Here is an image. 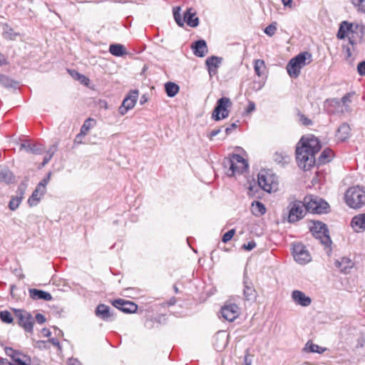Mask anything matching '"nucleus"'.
<instances>
[{"label": "nucleus", "mask_w": 365, "mask_h": 365, "mask_svg": "<svg viewBox=\"0 0 365 365\" xmlns=\"http://www.w3.org/2000/svg\"><path fill=\"white\" fill-rule=\"evenodd\" d=\"M321 149L319 140L314 135L302 137L296 149V159L299 168L309 170L315 163V154Z\"/></svg>", "instance_id": "1"}, {"label": "nucleus", "mask_w": 365, "mask_h": 365, "mask_svg": "<svg viewBox=\"0 0 365 365\" xmlns=\"http://www.w3.org/2000/svg\"><path fill=\"white\" fill-rule=\"evenodd\" d=\"M222 165L225 169V174L228 177L242 174L247 170L249 167L247 162L238 154H232L230 158H225Z\"/></svg>", "instance_id": "2"}, {"label": "nucleus", "mask_w": 365, "mask_h": 365, "mask_svg": "<svg viewBox=\"0 0 365 365\" xmlns=\"http://www.w3.org/2000/svg\"><path fill=\"white\" fill-rule=\"evenodd\" d=\"M312 61V54L307 51L302 52L292 58L287 66L288 74L292 78L299 76L301 69Z\"/></svg>", "instance_id": "3"}, {"label": "nucleus", "mask_w": 365, "mask_h": 365, "mask_svg": "<svg viewBox=\"0 0 365 365\" xmlns=\"http://www.w3.org/2000/svg\"><path fill=\"white\" fill-rule=\"evenodd\" d=\"M345 201L351 208L362 207L365 205V188L360 186L349 188L345 193Z\"/></svg>", "instance_id": "4"}, {"label": "nucleus", "mask_w": 365, "mask_h": 365, "mask_svg": "<svg viewBox=\"0 0 365 365\" xmlns=\"http://www.w3.org/2000/svg\"><path fill=\"white\" fill-rule=\"evenodd\" d=\"M180 7L173 8V16L175 22L179 26L182 27L185 22L190 27L195 28L199 25V18L193 9L189 8L184 13L183 18L180 15Z\"/></svg>", "instance_id": "5"}, {"label": "nucleus", "mask_w": 365, "mask_h": 365, "mask_svg": "<svg viewBox=\"0 0 365 365\" xmlns=\"http://www.w3.org/2000/svg\"><path fill=\"white\" fill-rule=\"evenodd\" d=\"M259 186L265 192H272L278 190L277 177L267 170H261L257 176Z\"/></svg>", "instance_id": "6"}, {"label": "nucleus", "mask_w": 365, "mask_h": 365, "mask_svg": "<svg viewBox=\"0 0 365 365\" xmlns=\"http://www.w3.org/2000/svg\"><path fill=\"white\" fill-rule=\"evenodd\" d=\"M307 211L314 214L328 212L329 205L322 198L316 195H307L304 198Z\"/></svg>", "instance_id": "7"}, {"label": "nucleus", "mask_w": 365, "mask_h": 365, "mask_svg": "<svg viewBox=\"0 0 365 365\" xmlns=\"http://www.w3.org/2000/svg\"><path fill=\"white\" fill-rule=\"evenodd\" d=\"M13 311L18 320L19 326L21 327L25 332L33 334L35 320L32 314L21 309H14Z\"/></svg>", "instance_id": "8"}, {"label": "nucleus", "mask_w": 365, "mask_h": 365, "mask_svg": "<svg viewBox=\"0 0 365 365\" xmlns=\"http://www.w3.org/2000/svg\"><path fill=\"white\" fill-rule=\"evenodd\" d=\"M232 105L231 100L227 97H222L217 101L212 118L216 121L227 118L230 115L229 108Z\"/></svg>", "instance_id": "9"}, {"label": "nucleus", "mask_w": 365, "mask_h": 365, "mask_svg": "<svg viewBox=\"0 0 365 365\" xmlns=\"http://www.w3.org/2000/svg\"><path fill=\"white\" fill-rule=\"evenodd\" d=\"M4 349L6 356L11 359L8 362L9 365H31V359L29 355L10 346H4Z\"/></svg>", "instance_id": "10"}, {"label": "nucleus", "mask_w": 365, "mask_h": 365, "mask_svg": "<svg viewBox=\"0 0 365 365\" xmlns=\"http://www.w3.org/2000/svg\"><path fill=\"white\" fill-rule=\"evenodd\" d=\"M311 231L314 237L319 240L322 244L326 247L331 245V240L329 235V230L324 223L314 221L311 226Z\"/></svg>", "instance_id": "11"}, {"label": "nucleus", "mask_w": 365, "mask_h": 365, "mask_svg": "<svg viewBox=\"0 0 365 365\" xmlns=\"http://www.w3.org/2000/svg\"><path fill=\"white\" fill-rule=\"evenodd\" d=\"M51 172L48 173L46 176L38 182L36 187V189L34 190L32 195L28 200V204L29 206H36L40 201L41 197L46 193V185L48 184L51 180Z\"/></svg>", "instance_id": "12"}, {"label": "nucleus", "mask_w": 365, "mask_h": 365, "mask_svg": "<svg viewBox=\"0 0 365 365\" xmlns=\"http://www.w3.org/2000/svg\"><path fill=\"white\" fill-rule=\"evenodd\" d=\"M289 222H294L302 219L306 212V205L304 202L295 200L289 205Z\"/></svg>", "instance_id": "13"}, {"label": "nucleus", "mask_w": 365, "mask_h": 365, "mask_svg": "<svg viewBox=\"0 0 365 365\" xmlns=\"http://www.w3.org/2000/svg\"><path fill=\"white\" fill-rule=\"evenodd\" d=\"M292 255L294 260L301 264H307L312 259L306 247L301 243L293 245Z\"/></svg>", "instance_id": "14"}, {"label": "nucleus", "mask_w": 365, "mask_h": 365, "mask_svg": "<svg viewBox=\"0 0 365 365\" xmlns=\"http://www.w3.org/2000/svg\"><path fill=\"white\" fill-rule=\"evenodd\" d=\"M95 314L100 319L106 322H110L116 319L117 314L109 306L100 304L95 309Z\"/></svg>", "instance_id": "15"}, {"label": "nucleus", "mask_w": 365, "mask_h": 365, "mask_svg": "<svg viewBox=\"0 0 365 365\" xmlns=\"http://www.w3.org/2000/svg\"><path fill=\"white\" fill-rule=\"evenodd\" d=\"M139 92L138 90H132L125 96L121 106L119 107V113L120 115H125L129 110L132 109L138 100Z\"/></svg>", "instance_id": "16"}, {"label": "nucleus", "mask_w": 365, "mask_h": 365, "mask_svg": "<svg viewBox=\"0 0 365 365\" xmlns=\"http://www.w3.org/2000/svg\"><path fill=\"white\" fill-rule=\"evenodd\" d=\"M353 27V24L349 23L346 21H342L339 25L336 37L339 39H344L346 37H348L349 43L354 45L355 43V41L353 39L354 33Z\"/></svg>", "instance_id": "17"}, {"label": "nucleus", "mask_w": 365, "mask_h": 365, "mask_svg": "<svg viewBox=\"0 0 365 365\" xmlns=\"http://www.w3.org/2000/svg\"><path fill=\"white\" fill-rule=\"evenodd\" d=\"M221 314L225 319L233 322L240 314V308L234 303L227 302L222 307Z\"/></svg>", "instance_id": "18"}, {"label": "nucleus", "mask_w": 365, "mask_h": 365, "mask_svg": "<svg viewBox=\"0 0 365 365\" xmlns=\"http://www.w3.org/2000/svg\"><path fill=\"white\" fill-rule=\"evenodd\" d=\"M112 305L118 310L128 314L135 313L138 309L137 304L130 301L123 299L112 301Z\"/></svg>", "instance_id": "19"}, {"label": "nucleus", "mask_w": 365, "mask_h": 365, "mask_svg": "<svg viewBox=\"0 0 365 365\" xmlns=\"http://www.w3.org/2000/svg\"><path fill=\"white\" fill-rule=\"evenodd\" d=\"M243 295L246 301L254 302L257 297V292L255 289L252 282L246 277L243 280Z\"/></svg>", "instance_id": "20"}, {"label": "nucleus", "mask_w": 365, "mask_h": 365, "mask_svg": "<svg viewBox=\"0 0 365 365\" xmlns=\"http://www.w3.org/2000/svg\"><path fill=\"white\" fill-rule=\"evenodd\" d=\"M291 297L293 302L301 307H307L312 304V299L302 291H292Z\"/></svg>", "instance_id": "21"}, {"label": "nucleus", "mask_w": 365, "mask_h": 365, "mask_svg": "<svg viewBox=\"0 0 365 365\" xmlns=\"http://www.w3.org/2000/svg\"><path fill=\"white\" fill-rule=\"evenodd\" d=\"M222 62V58L216 56H210L206 59L205 66L210 76L217 73V69L220 66Z\"/></svg>", "instance_id": "22"}, {"label": "nucleus", "mask_w": 365, "mask_h": 365, "mask_svg": "<svg viewBox=\"0 0 365 365\" xmlns=\"http://www.w3.org/2000/svg\"><path fill=\"white\" fill-rule=\"evenodd\" d=\"M193 53L197 57H204L208 52L207 43L205 40L200 39L194 41L191 45Z\"/></svg>", "instance_id": "23"}, {"label": "nucleus", "mask_w": 365, "mask_h": 365, "mask_svg": "<svg viewBox=\"0 0 365 365\" xmlns=\"http://www.w3.org/2000/svg\"><path fill=\"white\" fill-rule=\"evenodd\" d=\"M342 107L340 100L337 98L327 100L324 103V108L329 114L341 113L340 110Z\"/></svg>", "instance_id": "24"}, {"label": "nucleus", "mask_w": 365, "mask_h": 365, "mask_svg": "<svg viewBox=\"0 0 365 365\" xmlns=\"http://www.w3.org/2000/svg\"><path fill=\"white\" fill-rule=\"evenodd\" d=\"M30 297L34 300L43 299L45 301H51L53 297L49 292L37 289H29V290Z\"/></svg>", "instance_id": "25"}, {"label": "nucleus", "mask_w": 365, "mask_h": 365, "mask_svg": "<svg viewBox=\"0 0 365 365\" xmlns=\"http://www.w3.org/2000/svg\"><path fill=\"white\" fill-rule=\"evenodd\" d=\"M351 225L356 232H364L365 230V213L354 216L351 220Z\"/></svg>", "instance_id": "26"}, {"label": "nucleus", "mask_w": 365, "mask_h": 365, "mask_svg": "<svg viewBox=\"0 0 365 365\" xmlns=\"http://www.w3.org/2000/svg\"><path fill=\"white\" fill-rule=\"evenodd\" d=\"M351 128L348 123H343L337 129L336 138L340 141H345L350 137Z\"/></svg>", "instance_id": "27"}, {"label": "nucleus", "mask_w": 365, "mask_h": 365, "mask_svg": "<svg viewBox=\"0 0 365 365\" xmlns=\"http://www.w3.org/2000/svg\"><path fill=\"white\" fill-rule=\"evenodd\" d=\"M20 150H25L28 153H31L34 154H41L43 148L41 145L39 144H30L28 142H24L20 144L19 145Z\"/></svg>", "instance_id": "28"}, {"label": "nucleus", "mask_w": 365, "mask_h": 365, "mask_svg": "<svg viewBox=\"0 0 365 365\" xmlns=\"http://www.w3.org/2000/svg\"><path fill=\"white\" fill-rule=\"evenodd\" d=\"M354 96H355L354 92H349L341 98L340 101H341L343 107L340 110L341 113H349V112L351 111V109L350 108V104L351 103L352 98Z\"/></svg>", "instance_id": "29"}, {"label": "nucleus", "mask_w": 365, "mask_h": 365, "mask_svg": "<svg viewBox=\"0 0 365 365\" xmlns=\"http://www.w3.org/2000/svg\"><path fill=\"white\" fill-rule=\"evenodd\" d=\"M353 262L347 257H342L335 262L336 267L339 268L341 272L348 273L353 267Z\"/></svg>", "instance_id": "30"}, {"label": "nucleus", "mask_w": 365, "mask_h": 365, "mask_svg": "<svg viewBox=\"0 0 365 365\" xmlns=\"http://www.w3.org/2000/svg\"><path fill=\"white\" fill-rule=\"evenodd\" d=\"M251 211L254 215L259 217L266 212V208L262 202L255 201L252 203Z\"/></svg>", "instance_id": "31"}, {"label": "nucleus", "mask_w": 365, "mask_h": 365, "mask_svg": "<svg viewBox=\"0 0 365 365\" xmlns=\"http://www.w3.org/2000/svg\"><path fill=\"white\" fill-rule=\"evenodd\" d=\"M13 173L6 168H0V182L10 183L13 181Z\"/></svg>", "instance_id": "32"}, {"label": "nucleus", "mask_w": 365, "mask_h": 365, "mask_svg": "<svg viewBox=\"0 0 365 365\" xmlns=\"http://www.w3.org/2000/svg\"><path fill=\"white\" fill-rule=\"evenodd\" d=\"M326 349L319 346L317 344H313L312 341H309L304 348V351L307 353H318L322 354L324 352Z\"/></svg>", "instance_id": "33"}, {"label": "nucleus", "mask_w": 365, "mask_h": 365, "mask_svg": "<svg viewBox=\"0 0 365 365\" xmlns=\"http://www.w3.org/2000/svg\"><path fill=\"white\" fill-rule=\"evenodd\" d=\"M165 90L166 94L169 97H174L179 92L180 88L178 85L173 82H168L165 84Z\"/></svg>", "instance_id": "34"}, {"label": "nucleus", "mask_w": 365, "mask_h": 365, "mask_svg": "<svg viewBox=\"0 0 365 365\" xmlns=\"http://www.w3.org/2000/svg\"><path fill=\"white\" fill-rule=\"evenodd\" d=\"M109 51L115 56H122L125 53L124 46L118 43L110 45Z\"/></svg>", "instance_id": "35"}, {"label": "nucleus", "mask_w": 365, "mask_h": 365, "mask_svg": "<svg viewBox=\"0 0 365 365\" xmlns=\"http://www.w3.org/2000/svg\"><path fill=\"white\" fill-rule=\"evenodd\" d=\"M333 157V151L331 149H325L318 158L319 164H325L329 162Z\"/></svg>", "instance_id": "36"}, {"label": "nucleus", "mask_w": 365, "mask_h": 365, "mask_svg": "<svg viewBox=\"0 0 365 365\" xmlns=\"http://www.w3.org/2000/svg\"><path fill=\"white\" fill-rule=\"evenodd\" d=\"M0 83L6 88H16L18 86V82L4 74L0 75Z\"/></svg>", "instance_id": "37"}, {"label": "nucleus", "mask_w": 365, "mask_h": 365, "mask_svg": "<svg viewBox=\"0 0 365 365\" xmlns=\"http://www.w3.org/2000/svg\"><path fill=\"white\" fill-rule=\"evenodd\" d=\"M0 319L6 324H11L14 322L11 313L7 310L0 312Z\"/></svg>", "instance_id": "38"}, {"label": "nucleus", "mask_w": 365, "mask_h": 365, "mask_svg": "<svg viewBox=\"0 0 365 365\" xmlns=\"http://www.w3.org/2000/svg\"><path fill=\"white\" fill-rule=\"evenodd\" d=\"M21 201L22 200L21 199V197H13L9 203V209L11 210H16L19 207Z\"/></svg>", "instance_id": "39"}, {"label": "nucleus", "mask_w": 365, "mask_h": 365, "mask_svg": "<svg viewBox=\"0 0 365 365\" xmlns=\"http://www.w3.org/2000/svg\"><path fill=\"white\" fill-rule=\"evenodd\" d=\"M277 29V22L274 21L264 29V32L271 37L275 34Z\"/></svg>", "instance_id": "40"}, {"label": "nucleus", "mask_w": 365, "mask_h": 365, "mask_svg": "<svg viewBox=\"0 0 365 365\" xmlns=\"http://www.w3.org/2000/svg\"><path fill=\"white\" fill-rule=\"evenodd\" d=\"M264 67V61L261 59H257L254 61V68L255 73L261 76V69Z\"/></svg>", "instance_id": "41"}, {"label": "nucleus", "mask_w": 365, "mask_h": 365, "mask_svg": "<svg viewBox=\"0 0 365 365\" xmlns=\"http://www.w3.org/2000/svg\"><path fill=\"white\" fill-rule=\"evenodd\" d=\"M91 118L89 117L85 120L83 125H82V127L81 128V131L79 133L83 135V136H85L87 134L89 129L91 128Z\"/></svg>", "instance_id": "42"}, {"label": "nucleus", "mask_w": 365, "mask_h": 365, "mask_svg": "<svg viewBox=\"0 0 365 365\" xmlns=\"http://www.w3.org/2000/svg\"><path fill=\"white\" fill-rule=\"evenodd\" d=\"M351 1L359 11L365 14V0H351Z\"/></svg>", "instance_id": "43"}, {"label": "nucleus", "mask_w": 365, "mask_h": 365, "mask_svg": "<svg viewBox=\"0 0 365 365\" xmlns=\"http://www.w3.org/2000/svg\"><path fill=\"white\" fill-rule=\"evenodd\" d=\"M274 160L278 163L286 164L289 162V158L288 155H283L281 153H276L274 154Z\"/></svg>", "instance_id": "44"}, {"label": "nucleus", "mask_w": 365, "mask_h": 365, "mask_svg": "<svg viewBox=\"0 0 365 365\" xmlns=\"http://www.w3.org/2000/svg\"><path fill=\"white\" fill-rule=\"evenodd\" d=\"M235 233V229L230 230L229 231H227V232H225L223 235V236L222 237V241L225 243L227 242L233 237Z\"/></svg>", "instance_id": "45"}, {"label": "nucleus", "mask_w": 365, "mask_h": 365, "mask_svg": "<svg viewBox=\"0 0 365 365\" xmlns=\"http://www.w3.org/2000/svg\"><path fill=\"white\" fill-rule=\"evenodd\" d=\"M26 185L25 184H24V183L20 184L18 187L16 196L21 197V199L23 200L24 195V193L26 191Z\"/></svg>", "instance_id": "46"}, {"label": "nucleus", "mask_w": 365, "mask_h": 365, "mask_svg": "<svg viewBox=\"0 0 365 365\" xmlns=\"http://www.w3.org/2000/svg\"><path fill=\"white\" fill-rule=\"evenodd\" d=\"M26 185L25 184H24V183L20 184L18 187L16 196L21 197V199L23 200L24 195V193L26 191Z\"/></svg>", "instance_id": "47"}, {"label": "nucleus", "mask_w": 365, "mask_h": 365, "mask_svg": "<svg viewBox=\"0 0 365 365\" xmlns=\"http://www.w3.org/2000/svg\"><path fill=\"white\" fill-rule=\"evenodd\" d=\"M298 115L299 117V121L302 125H309L312 124V120L306 117L304 114L299 113Z\"/></svg>", "instance_id": "48"}, {"label": "nucleus", "mask_w": 365, "mask_h": 365, "mask_svg": "<svg viewBox=\"0 0 365 365\" xmlns=\"http://www.w3.org/2000/svg\"><path fill=\"white\" fill-rule=\"evenodd\" d=\"M256 245H257L255 242L252 240L250 241L247 244H244L242 247L245 250L251 251L256 247Z\"/></svg>", "instance_id": "49"}, {"label": "nucleus", "mask_w": 365, "mask_h": 365, "mask_svg": "<svg viewBox=\"0 0 365 365\" xmlns=\"http://www.w3.org/2000/svg\"><path fill=\"white\" fill-rule=\"evenodd\" d=\"M256 108L255 103L253 101H249L247 108L245 110L246 115L253 112Z\"/></svg>", "instance_id": "50"}, {"label": "nucleus", "mask_w": 365, "mask_h": 365, "mask_svg": "<svg viewBox=\"0 0 365 365\" xmlns=\"http://www.w3.org/2000/svg\"><path fill=\"white\" fill-rule=\"evenodd\" d=\"M357 71L360 76H365V61H361L358 64Z\"/></svg>", "instance_id": "51"}, {"label": "nucleus", "mask_w": 365, "mask_h": 365, "mask_svg": "<svg viewBox=\"0 0 365 365\" xmlns=\"http://www.w3.org/2000/svg\"><path fill=\"white\" fill-rule=\"evenodd\" d=\"M237 123L238 121L232 123L230 126L225 128V133L227 135H230L232 130L237 127Z\"/></svg>", "instance_id": "52"}, {"label": "nucleus", "mask_w": 365, "mask_h": 365, "mask_svg": "<svg viewBox=\"0 0 365 365\" xmlns=\"http://www.w3.org/2000/svg\"><path fill=\"white\" fill-rule=\"evenodd\" d=\"M35 319L36 322L40 324H42L46 322V317H44L43 314L41 313L36 314Z\"/></svg>", "instance_id": "53"}, {"label": "nucleus", "mask_w": 365, "mask_h": 365, "mask_svg": "<svg viewBox=\"0 0 365 365\" xmlns=\"http://www.w3.org/2000/svg\"><path fill=\"white\" fill-rule=\"evenodd\" d=\"M78 81L83 85L84 86H88V84L90 83V80L88 78L86 77L85 76L83 75H81V78H79V79H78Z\"/></svg>", "instance_id": "54"}, {"label": "nucleus", "mask_w": 365, "mask_h": 365, "mask_svg": "<svg viewBox=\"0 0 365 365\" xmlns=\"http://www.w3.org/2000/svg\"><path fill=\"white\" fill-rule=\"evenodd\" d=\"M220 132H221L220 128L215 129V130H212L209 134H207V136L209 138L210 140H212L213 137L217 135Z\"/></svg>", "instance_id": "55"}, {"label": "nucleus", "mask_w": 365, "mask_h": 365, "mask_svg": "<svg viewBox=\"0 0 365 365\" xmlns=\"http://www.w3.org/2000/svg\"><path fill=\"white\" fill-rule=\"evenodd\" d=\"M68 71L69 72L70 75L73 78V79L77 81L78 79H79V78H81V76L82 75L76 70H68Z\"/></svg>", "instance_id": "56"}, {"label": "nucleus", "mask_w": 365, "mask_h": 365, "mask_svg": "<svg viewBox=\"0 0 365 365\" xmlns=\"http://www.w3.org/2000/svg\"><path fill=\"white\" fill-rule=\"evenodd\" d=\"M48 341L51 343L53 346H56L58 350H61V346L60 345L59 341L56 338H51L48 339Z\"/></svg>", "instance_id": "57"}, {"label": "nucleus", "mask_w": 365, "mask_h": 365, "mask_svg": "<svg viewBox=\"0 0 365 365\" xmlns=\"http://www.w3.org/2000/svg\"><path fill=\"white\" fill-rule=\"evenodd\" d=\"M56 150H57V145H53L47 150V154L53 157V155L56 152Z\"/></svg>", "instance_id": "58"}, {"label": "nucleus", "mask_w": 365, "mask_h": 365, "mask_svg": "<svg viewBox=\"0 0 365 365\" xmlns=\"http://www.w3.org/2000/svg\"><path fill=\"white\" fill-rule=\"evenodd\" d=\"M68 365H81V362L76 359H69Z\"/></svg>", "instance_id": "59"}, {"label": "nucleus", "mask_w": 365, "mask_h": 365, "mask_svg": "<svg viewBox=\"0 0 365 365\" xmlns=\"http://www.w3.org/2000/svg\"><path fill=\"white\" fill-rule=\"evenodd\" d=\"M98 106L101 108H104V109L108 108V103L104 100H100L98 102Z\"/></svg>", "instance_id": "60"}, {"label": "nucleus", "mask_w": 365, "mask_h": 365, "mask_svg": "<svg viewBox=\"0 0 365 365\" xmlns=\"http://www.w3.org/2000/svg\"><path fill=\"white\" fill-rule=\"evenodd\" d=\"M84 136H83V135L78 133L75 139H74V144H81L82 143V139Z\"/></svg>", "instance_id": "61"}, {"label": "nucleus", "mask_w": 365, "mask_h": 365, "mask_svg": "<svg viewBox=\"0 0 365 365\" xmlns=\"http://www.w3.org/2000/svg\"><path fill=\"white\" fill-rule=\"evenodd\" d=\"M52 156L49 155H46L44 158H43V160L42 162V167L43 166H45L49 161L51 159Z\"/></svg>", "instance_id": "62"}, {"label": "nucleus", "mask_w": 365, "mask_h": 365, "mask_svg": "<svg viewBox=\"0 0 365 365\" xmlns=\"http://www.w3.org/2000/svg\"><path fill=\"white\" fill-rule=\"evenodd\" d=\"M244 365H252V359H249L248 354L245 356Z\"/></svg>", "instance_id": "63"}, {"label": "nucleus", "mask_w": 365, "mask_h": 365, "mask_svg": "<svg viewBox=\"0 0 365 365\" xmlns=\"http://www.w3.org/2000/svg\"><path fill=\"white\" fill-rule=\"evenodd\" d=\"M41 332H42L43 335L46 337L50 336L51 334V332L50 331V330L46 328L42 329Z\"/></svg>", "instance_id": "64"}]
</instances>
